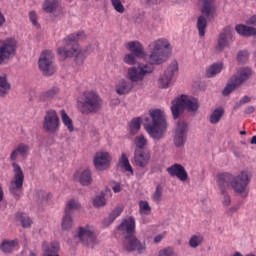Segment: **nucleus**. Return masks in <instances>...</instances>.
Wrapping results in <instances>:
<instances>
[{"instance_id": "obj_1", "label": "nucleus", "mask_w": 256, "mask_h": 256, "mask_svg": "<svg viewBox=\"0 0 256 256\" xmlns=\"http://www.w3.org/2000/svg\"><path fill=\"white\" fill-rule=\"evenodd\" d=\"M87 39V35L84 31H78L69 34L63 39L64 46L57 49V53L62 61L65 59H73L76 65H83L88 55H91L93 46L89 45L85 49L81 48L79 41Z\"/></svg>"}, {"instance_id": "obj_2", "label": "nucleus", "mask_w": 256, "mask_h": 256, "mask_svg": "<svg viewBox=\"0 0 256 256\" xmlns=\"http://www.w3.org/2000/svg\"><path fill=\"white\" fill-rule=\"evenodd\" d=\"M249 183H251V178L247 171H242L236 176L229 172L218 173L216 175L218 189H222V192H225L226 189L231 187L234 193L242 197L249 195Z\"/></svg>"}, {"instance_id": "obj_3", "label": "nucleus", "mask_w": 256, "mask_h": 256, "mask_svg": "<svg viewBox=\"0 0 256 256\" xmlns=\"http://www.w3.org/2000/svg\"><path fill=\"white\" fill-rule=\"evenodd\" d=\"M149 115L151 122H149V118H145L144 129L152 139L159 141L165 137L167 131V116L160 109L150 110Z\"/></svg>"}, {"instance_id": "obj_4", "label": "nucleus", "mask_w": 256, "mask_h": 256, "mask_svg": "<svg viewBox=\"0 0 256 256\" xmlns=\"http://www.w3.org/2000/svg\"><path fill=\"white\" fill-rule=\"evenodd\" d=\"M77 109L82 115H95L103 109V98L95 90H86L77 99Z\"/></svg>"}, {"instance_id": "obj_5", "label": "nucleus", "mask_w": 256, "mask_h": 256, "mask_svg": "<svg viewBox=\"0 0 256 256\" xmlns=\"http://www.w3.org/2000/svg\"><path fill=\"white\" fill-rule=\"evenodd\" d=\"M149 49L148 61L150 65H163L171 57V53H173V47L167 38L154 40L149 44Z\"/></svg>"}, {"instance_id": "obj_6", "label": "nucleus", "mask_w": 256, "mask_h": 256, "mask_svg": "<svg viewBox=\"0 0 256 256\" xmlns=\"http://www.w3.org/2000/svg\"><path fill=\"white\" fill-rule=\"evenodd\" d=\"M198 7L201 15L197 18L196 29L199 37H205L207 21H215L217 17V6L215 0H198Z\"/></svg>"}, {"instance_id": "obj_7", "label": "nucleus", "mask_w": 256, "mask_h": 256, "mask_svg": "<svg viewBox=\"0 0 256 256\" xmlns=\"http://www.w3.org/2000/svg\"><path fill=\"white\" fill-rule=\"evenodd\" d=\"M184 109L195 113L199 110V100L192 96L182 95L172 101L171 111L174 119H179Z\"/></svg>"}, {"instance_id": "obj_8", "label": "nucleus", "mask_w": 256, "mask_h": 256, "mask_svg": "<svg viewBox=\"0 0 256 256\" xmlns=\"http://www.w3.org/2000/svg\"><path fill=\"white\" fill-rule=\"evenodd\" d=\"M251 77H253V70L251 68H249V67L240 68L235 73V75H233L230 78V81L227 84V86L224 88L222 95L227 97V95H230L231 93H233V91H235V89H237V87H241V85H243V83L249 81V79H251Z\"/></svg>"}, {"instance_id": "obj_9", "label": "nucleus", "mask_w": 256, "mask_h": 256, "mask_svg": "<svg viewBox=\"0 0 256 256\" xmlns=\"http://www.w3.org/2000/svg\"><path fill=\"white\" fill-rule=\"evenodd\" d=\"M14 177L10 181L9 191L12 196L16 199H21L23 195V183H25V174H23V170L21 166L16 162L12 163Z\"/></svg>"}, {"instance_id": "obj_10", "label": "nucleus", "mask_w": 256, "mask_h": 256, "mask_svg": "<svg viewBox=\"0 0 256 256\" xmlns=\"http://www.w3.org/2000/svg\"><path fill=\"white\" fill-rule=\"evenodd\" d=\"M55 59V55L51 50H44L39 57L38 67L43 75L46 77H51V75H55L57 72V66L53 61Z\"/></svg>"}, {"instance_id": "obj_11", "label": "nucleus", "mask_w": 256, "mask_h": 256, "mask_svg": "<svg viewBox=\"0 0 256 256\" xmlns=\"http://www.w3.org/2000/svg\"><path fill=\"white\" fill-rule=\"evenodd\" d=\"M154 64H141L130 67L127 71V78L131 83H139L154 71Z\"/></svg>"}, {"instance_id": "obj_12", "label": "nucleus", "mask_w": 256, "mask_h": 256, "mask_svg": "<svg viewBox=\"0 0 256 256\" xmlns=\"http://www.w3.org/2000/svg\"><path fill=\"white\" fill-rule=\"evenodd\" d=\"M42 127L46 133H59V129H61V120L59 119L57 111L50 109L45 112Z\"/></svg>"}, {"instance_id": "obj_13", "label": "nucleus", "mask_w": 256, "mask_h": 256, "mask_svg": "<svg viewBox=\"0 0 256 256\" xmlns=\"http://www.w3.org/2000/svg\"><path fill=\"white\" fill-rule=\"evenodd\" d=\"M17 54V40L14 38H8L0 41V65H3L5 61L13 59Z\"/></svg>"}, {"instance_id": "obj_14", "label": "nucleus", "mask_w": 256, "mask_h": 256, "mask_svg": "<svg viewBox=\"0 0 256 256\" xmlns=\"http://www.w3.org/2000/svg\"><path fill=\"white\" fill-rule=\"evenodd\" d=\"M78 239H80L83 245H92V247L99 243L97 234H95V228L89 225L78 228Z\"/></svg>"}, {"instance_id": "obj_15", "label": "nucleus", "mask_w": 256, "mask_h": 256, "mask_svg": "<svg viewBox=\"0 0 256 256\" xmlns=\"http://www.w3.org/2000/svg\"><path fill=\"white\" fill-rule=\"evenodd\" d=\"M233 43V28L226 26L218 36L216 51H223Z\"/></svg>"}, {"instance_id": "obj_16", "label": "nucleus", "mask_w": 256, "mask_h": 256, "mask_svg": "<svg viewBox=\"0 0 256 256\" xmlns=\"http://www.w3.org/2000/svg\"><path fill=\"white\" fill-rule=\"evenodd\" d=\"M179 71V66L177 62H173L165 71L164 74L159 78L158 85L161 89H167L171 85L173 76Z\"/></svg>"}, {"instance_id": "obj_17", "label": "nucleus", "mask_w": 256, "mask_h": 256, "mask_svg": "<svg viewBox=\"0 0 256 256\" xmlns=\"http://www.w3.org/2000/svg\"><path fill=\"white\" fill-rule=\"evenodd\" d=\"M189 131L185 121L179 120L175 130L174 144L176 147H183L187 141V132Z\"/></svg>"}, {"instance_id": "obj_18", "label": "nucleus", "mask_w": 256, "mask_h": 256, "mask_svg": "<svg viewBox=\"0 0 256 256\" xmlns=\"http://www.w3.org/2000/svg\"><path fill=\"white\" fill-rule=\"evenodd\" d=\"M123 247L125 251L131 253L133 251H138V253H143L145 251V245L135 237V234L131 236L124 237Z\"/></svg>"}, {"instance_id": "obj_19", "label": "nucleus", "mask_w": 256, "mask_h": 256, "mask_svg": "<svg viewBox=\"0 0 256 256\" xmlns=\"http://www.w3.org/2000/svg\"><path fill=\"white\" fill-rule=\"evenodd\" d=\"M117 232L124 238L135 235V218L133 216H130L122 220L120 225L117 226Z\"/></svg>"}, {"instance_id": "obj_20", "label": "nucleus", "mask_w": 256, "mask_h": 256, "mask_svg": "<svg viewBox=\"0 0 256 256\" xmlns=\"http://www.w3.org/2000/svg\"><path fill=\"white\" fill-rule=\"evenodd\" d=\"M151 161V151L150 150H139L135 149L134 151V163L137 167L145 169Z\"/></svg>"}, {"instance_id": "obj_21", "label": "nucleus", "mask_w": 256, "mask_h": 256, "mask_svg": "<svg viewBox=\"0 0 256 256\" xmlns=\"http://www.w3.org/2000/svg\"><path fill=\"white\" fill-rule=\"evenodd\" d=\"M109 163H111V156L108 152H97L94 156V166L98 171H105L109 169Z\"/></svg>"}, {"instance_id": "obj_22", "label": "nucleus", "mask_w": 256, "mask_h": 256, "mask_svg": "<svg viewBox=\"0 0 256 256\" xmlns=\"http://www.w3.org/2000/svg\"><path fill=\"white\" fill-rule=\"evenodd\" d=\"M166 171L170 177H177L179 181L185 182L187 179H189L187 170H185V167L181 164H173L172 166L168 167Z\"/></svg>"}, {"instance_id": "obj_23", "label": "nucleus", "mask_w": 256, "mask_h": 256, "mask_svg": "<svg viewBox=\"0 0 256 256\" xmlns=\"http://www.w3.org/2000/svg\"><path fill=\"white\" fill-rule=\"evenodd\" d=\"M126 49L138 57V59H143L145 57V48H143V44L139 41H130L126 44Z\"/></svg>"}, {"instance_id": "obj_24", "label": "nucleus", "mask_w": 256, "mask_h": 256, "mask_svg": "<svg viewBox=\"0 0 256 256\" xmlns=\"http://www.w3.org/2000/svg\"><path fill=\"white\" fill-rule=\"evenodd\" d=\"M116 93L118 95H129L131 91H133V83L121 79L117 84H116Z\"/></svg>"}, {"instance_id": "obj_25", "label": "nucleus", "mask_w": 256, "mask_h": 256, "mask_svg": "<svg viewBox=\"0 0 256 256\" xmlns=\"http://www.w3.org/2000/svg\"><path fill=\"white\" fill-rule=\"evenodd\" d=\"M59 0H44L42 4V11L44 13H51L55 15L59 11Z\"/></svg>"}, {"instance_id": "obj_26", "label": "nucleus", "mask_w": 256, "mask_h": 256, "mask_svg": "<svg viewBox=\"0 0 256 256\" xmlns=\"http://www.w3.org/2000/svg\"><path fill=\"white\" fill-rule=\"evenodd\" d=\"M74 179H78L79 183L83 186L91 185L93 181L91 178V170L85 169L82 173H76Z\"/></svg>"}, {"instance_id": "obj_27", "label": "nucleus", "mask_w": 256, "mask_h": 256, "mask_svg": "<svg viewBox=\"0 0 256 256\" xmlns=\"http://www.w3.org/2000/svg\"><path fill=\"white\" fill-rule=\"evenodd\" d=\"M17 245H19V240L15 239V240H3L1 245H0V249L3 253H13V251H15V247H17Z\"/></svg>"}, {"instance_id": "obj_28", "label": "nucleus", "mask_w": 256, "mask_h": 256, "mask_svg": "<svg viewBox=\"0 0 256 256\" xmlns=\"http://www.w3.org/2000/svg\"><path fill=\"white\" fill-rule=\"evenodd\" d=\"M223 115H225V109H223V107H218L210 114L209 122L211 125H217V123L223 119Z\"/></svg>"}, {"instance_id": "obj_29", "label": "nucleus", "mask_w": 256, "mask_h": 256, "mask_svg": "<svg viewBox=\"0 0 256 256\" xmlns=\"http://www.w3.org/2000/svg\"><path fill=\"white\" fill-rule=\"evenodd\" d=\"M238 35H242L243 37H251L252 35H256V28L247 27L245 25L239 24L235 27Z\"/></svg>"}, {"instance_id": "obj_30", "label": "nucleus", "mask_w": 256, "mask_h": 256, "mask_svg": "<svg viewBox=\"0 0 256 256\" xmlns=\"http://www.w3.org/2000/svg\"><path fill=\"white\" fill-rule=\"evenodd\" d=\"M15 218H16V221H20L24 229H29V227L33 225V220H31V218L23 212L16 213Z\"/></svg>"}, {"instance_id": "obj_31", "label": "nucleus", "mask_w": 256, "mask_h": 256, "mask_svg": "<svg viewBox=\"0 0 256 256\" xmlns=\"http://www.w3.org/2000/svg\"><path fill=\"white\" fill-rule=\"evenodd\" d=\"M141 117H137L132 119L129 123H128V131L130 133V135H137V133H139V131L141 130Z\"/></svg>"}, {"instance_id": "obj_32", "label": "nucleus", "mask_w": 256, "mask_h": 256, "mask_svg": "<svg viewBox=\"0 0 256 256\" xmlns=\"http://www.w3.org/2000/svg\"><path fill=\"white\" fill-rule=\"evenodd\" d=\"M57 95H59V89L57 87H52L49 90L42 92L40 94V99L41 101H52Z\"/></svg>"}, {"instance_id": "obj_33", "label": "nucleus", "mask_w": 256, "mask_h": 256, "mask_svg": "<svg viewBox=\"0 0 256 256\" xmlns=\"http://www.w3.org/2000/svg\"><path fill=\"white\" fill-rule=\"evenodd\" d=\"M11 91V84L7 81L6 75H0V97H5Z\"/></svg>"}, {"instance_id": "obj_34", "label": "nucleus", "mask_w": 256, "mask_h": 256, "mask_svg": "<svg viewBox=\"0 0 256 256\" xmlns=\"http://www.w3.org/2000/svg\"><path fill=\"white\" fill-rule=\"evenodd\" d=\"M119 165L124 169V171L131 173V175L134 174L133 166H131V163L129 162V158L127 157V154L122 153L121 157L119 158Z\"/></svg>"}, {"instance_id": "obj_35", "label": "nucleus", "mask_w": 256, "mask_h": 256, "mask_svg": "<svg viewBox=\"0 0 256 256\" xmlns=\"http://www.w3.org/2000/svg\"><path fill=\"white\" fill-rule=\"evenodd\" d=\"M79 209H81V203L79 200L70 199L66 204L65 213L73 215V211H79Z\"/></svg>"}, {"instance_id": "obj_36", "label": "nucleus", "mask_w": 256, "mask_h": 256, "mask_svg": "<svg viewBox=\"0 0 256 256\" xmlns=\"http://www.w3.org/2000/svg\"><path fill=\"white\" fill-rule=\"evenodd\" d=\"M134 145L138 151H144L145 147L149 145V140L144 135H138L134 138Z\"/></svg>"}, {"instance_id": "obj_37", "label": "nucleus", "mask_w": 256, "mask_h": 256, "mask_svg": "<svg viewBox=\"0 0 256 256\" xmlns=\"http://www.w3.org/2000/svg\"><path fill=\"white\" fill-rule=\"evenodd\" d=\"M60 115H61L63 125L67 127L70 133H73L75 131V127L73 126V120L69 117V115L65 110H61Z\"/></svg>"}, {"instance_id": "obj_38", "label": "nucleus", "mask_w": 256, "mask_h": 256, "mask_svg": "<svg viewBox=\"0 0 256 256\" xmlns=\"http://www.w3.org/2000/svg\"><path fill=\"white\" fill-rule=\"evenodd\" d=\"M221 71H223V63L213 64L206 70V77H215V75H218Z\"/></svg>"}, {"instance_id": "obj_39", "label": "nucleus", "mask_w": 256, "mask_h": 256, "mask_svg": "<svg viewBox=\"0 0 256 256\" xmlns=\"http://www.w3.org/2000/svg\"><path fill=\"white\" fill-rule=\"evenodd\" d=\"M72 214H68L65 212V215L62 218V229L63 231H69L71 227H73V217H71Z\"/></svg>"}, {"instance_id": "obj_40", "label": "nucleus", "mask_w": 256, "mask_h": 256, "mask_svg": "<svg viewBox=\"0 0 256 256\" xmlns=\"http://www.w3.org/2000/svg\"><path fill=\"white\" fill-rule=\"evenodd\" d=\"M138 205L140 215H151V206L149 205V202L141 200Z\"/></svg>"}, {"instance_id": "obj_41", "label": "nucleus", "mask_w": 256, "mask_h": 256, "mask_svg": "<svg viewBox=\"0 0 256 256\" xmlns=\"http://www.w3.org/2000/svg\"><path fill=\"white\" fill-rule=\"evenodd\" d=\"M162 197H163V186L161 184H158L156 186L154 193L152 194V200L154 201V203H161Z\"/></svg>"}, {"instance_id": "obj_42", "label": "nucleus", "mask_w": 256, "mask_h": 256, "mask_svg": "<svg viewBox=\"0 0 256 256\" xmlns=\"http://www.w3.org/2000/svg\"><path fill=\"white\" fill-rule=\"evenodd\" d=\"M201 243H203V236L201 235H192L189 240V245L192 249H197Z\"/></svg>"}, {"instance_id": "obj_43", "label": "nucleus", "mask_w": 256, "mask_h": 256, "mask_svg": "<svg viewBox=\"0 0 256 256\" xmlns=\"http://www.w3.org/2000/svg\"><path fill=\"white\" fill-rule=\"evenodd\" d=\"M107 205V200L105 199V194H100L96 196L93 200V206L96 208L105 207Z\"/></svg>"}, {"instance_id": "obj_44", "label": "nucleus", "mask_w": 256, "mask_h": 256, "mask_svg": "<svg viewBox=\"0 0 256 256\" xmlns=\"http://www.w3.org/2000/svg\"><path fill=\"white\" fill-rule=\"evenodd\" d=\"M16 150L18 151L20 157H27V155H29V145L25 143H20L16 147Z\"/></svg>"}, {"instance_id": "obj_45", "label": "nucleus", "mask_w": 256, "mask_h": 256, "mask_svg": "<svg viewBox=\"0 0 256 256\" xmlns=\"http://www.w3.org/2000/svg\"><path fill=\"white\" fill-rule=\"evenodd\" d=\"M227 189L229 188H226L223 192V190L221 188H219V191L222 195V203L224 205V207H229V205H231V196L229 194H227Z\"/></svg>"}, {"instance_id": "obj_46", "label": "nucleus", "mask_w": 256, "mask_h": 256, "mask_svg": "<svg viewBox=\"0 0 256 256\" xmlns=\"http://www.w3.org/2000/svg\"><path fill=\"white\" fill-rule=\"evenodd\" d=\"M123 213V206H117L109 215L110 223H113L117 217Z\"/></svg>"}, {"instance_id": "obj_47", "label": "nucleus", "mask_w": 256, "mask_h": 256, "mask_svg": "<svg viewBox=\"0 0 256 256\" xmlns=\"http://www.w3.org/2000/svg\"><path fill=\"white\" fill-rule=\"evenodd\" d=\"M135 57L137 56H135L133 53L125 54L123 61L126 63V65H135L137 63V59Z\"/></svg>"}, {"instance_id": "obj_48", "label": "nucleus", "mask_w": 256, "mask_h": 256, "mask_svg": "<svg viewBox=\"0 0 256 256\" xmlns=\"http://www.w3.org/2000/svg\"><path fill=\"white\" fill-rule=\"evenodd\" d=\"M111 3L117 13H125V6H123L121 0H111Z\"/></svg>"}, {"instance_id": "obj_49", "label": "nucleus", "mask_w": 256, "mask_h": 256, "mask_svg": "<svg viewBox=\"0 0 256 256\" xmlns=\"http://www.w3.org/2000/svg\"><path fill=\"white\" fill-rule=\"evenodd\" d=\"M158 256H177V253H175L172 247H166L159 251Z\"/></svg>"}, {"instance_id": "obj_50", "label": "nucleus", "mask_w": 256, "mask_h": 256, "mask_svg": "<svg viewBox=\"0 0 256 256\" xmlns=\"http://www.w3.org/2000/svg\"><path fill=\"white\" fill-rule=\"evenodd\" d=\"M237 59L240 63H246L247 59H249V52L247 51L238 52Z\"/></svg>"}, {"instance_id": "obj_51", "label": "nucleus", "mask_w": 256, "mask_h": 256, "mask_svg": "<svg viewBox=\"0 0 256 256\" xmlns=\"http://www.w3.org/2000/svg\"><path fill=\"white\" fill-rule=\"evenodd\" d=\"M29 19H30L31 23H32L35 27H37V26L39 25V23L37 22L38 17H37V12H36V11H31V12L29 13Z\"/></svg>"}, {"instance_id": "obj_52", "label": "nucleus", "mask_w": 256, "mask_h": 256, "mask_svg": "<svg viewBox=\"0 0 256 256\" xmlns=\"http://www.w3.org/2000/svg\"><path fill=\"white\" fill-rule=\"evenodd\" d=\"M167 235V232H163L161 234H158L154 237V243H161L163 239H165V236Z\"/></svg>"}, {"instance_id": "obj_53", "label": "nucleus", "mask_w": 256, "mask_h": 256, "mask_svg": "<svg viewBox=\"0 0 256 256\" xmlns=\"http://www.w3.org/2000/svg\"><path fill=\"white\" fill-rule=\"evenodd\" d=\"M19 151H17V148L14 149L11 154H10V161H17L18 157H19Z\"/></svg>"}, {"instance_id": "obj_54", "label": "nucleus", "mask_w": 256, "mask_h": 256, "mask_svg": "<svg viewBox=\"0 0 256 256\" xmlns=\"http://www.w3.org/2000/svg\"><path fill=\"white\" fill-rule=\"evenodd\" d=\"M112 191H114L115 193H121V184H120V183H116V184L112 187Z\"/></svg>"}, {"instance_id": "obj_55", "label": "nucleus", "mask_w": 256, "mask_h": 256, "mask_svg": "<svg viewBox=\"0 0 256 256\" xmlns=\"http://www.w3.org/2000/svg\"><path fill=\"white\" fill-rule=\"evenodd\" d=\"M5 199V192L3 190V185L0 184V203Z\"/></svg>"}, {"instance_id": "obj_56", "label": "nucleus", "mask_w": 256, "mask_h": 256, "mask_svg": "<svg viewBox=\"0 0 256 256\" xmlns=\"http://www.w3.org/2000/svg\"><path fill=\"white\" fill-rule=\"evenodd\" d=\"M251 101V98L249 96H244L241 100L240 103L241 105H245V103H249Z\"/></svg>"}, {"instance_id": "obj_57", "label": "nucleus", "mask_w": 256, "mask_h": 256, "mask_svg": "<svg viewBox=\"0 0 256 256\" xmlns=\"http://www.w3.org/2000/svg\"><path fill=\"white\" fill-rule=\"evenodd\" d=\"M5 15H3V13L0 11V27H3V25H5Z\"/></svg>"}, {"instance_id": "obj_58", "label": "nucleus", "mask_w": 256, "mask_h": 256, "mask_svg": "<svg viewBox=\"0 0 256 256\" xmlns=\"http://www.w3.org/2000/svg\"><path fill=\"white\" fill-rule=\"evenodd\" d=\"M247 23L248 25H256V15L252 16Z\"/></svg>"}, {"instance_id": "obj_59", "label": "nucleus", "mask_w": 256, "mask_h": 256, "mask_svg": "<svg viewBox=\"0 0 256 256\" xmlns=\"http://www.w3.org/2000/svg\"><path fill=\"white\" fill-rule=\"evenodd\" d=\"M245 113H247V115L255 113V107L249 106L248 108H246Z\"/></svg>"}, {"instance_id": "obj_60", "label": "nucleus", "mask_w": 256, "mask_h": 256, "mask_svg": "<svg viewBox=\"0 0 256 256\" xmlns=\"http://www.w3.org/2000/svg\"><path fill=\"white\" fill-rule=\"evenodd\" d=\"M149 5H155L157 3V0H146Z\"/></svg>"}, {"instance_id": "obj_61", "label": "nucleus", "mask_w": 256, "mask_h": 256, "mask_svg": "<svg viewBox=\"0 0 256 256\" xmlns=\"http://www.w3.org/2000/svg\"><path fill=\"white\" fill-rule=\"evenodd\" d=\"M250 143L251 145H256V135L252 137Z\"/></svg>"}, {"instance_id": "obj_62", "label": "nucleus", "mask_w": 256, "mask_h": 256, "mask_svg": "<svg viewBox=\"0 0 256 256\" xmlns=\"http://www.w3.org/2000/svg\"><path fill=\"white\" fill-rule=\"evenodd\" d=\"M30 256H37V252L30 251Z\"/></svg>"}, {"instance_id": "obj_63", "label": "nucleus", "mask_w": 256, "mask_h": 256, "mask_svg": "<svg viewBox=\"0 0 256 256\" xmlns=\"http://www.w3.org/2000/svg\"><path fill=\"white\" fill-rule=\"evenodd\" d=\"M240 135H247V132L245 130L240 132Z\"/></svg>"}]
</instances>
